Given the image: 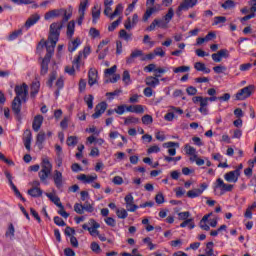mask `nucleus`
Wrapping results in <instances>:
<instances>
[{"mask_svg":"<svg viewBox=\"0 0 256 256\" xmlns=\"http://www.w3.org/2000/svg\"><path fill=\"white\" fill-rule=\"evenodd\" d=\"M199 103V111L202 113V115H207V113H209V109H207V105H209V99H207V97H202Z\"/></svg>","mask_w":256,"mask_h":256,"instance_id":"nucleus-21","label":"nucleus"},{"mask_svg":"<svg viewBox=\"0 0 256 256\" xmlns=\"http://www.w3.org/2000/svg\"><path fill=\"white\" fill-rule=\"evenodd\" d=\"M124 201L126 203V209L127 211H130V213H135L139 209V206L135 204L133 195L127 194L124 198Z\"/></svg>","mask_w":256,"mask_h":256,"instance_id":"nucleus-9","label":"nucleus"},{"mask_svg":"<svg viewBox=\"0 0 256 256\" xmlns=\"http://www.w3.org/2000/svg\"><path fill=\"white\" fill-rule=\"evenodd\" d=\"M59 210H58V215H61L64 219H67L69 217V213L65 211V206L63 204H58Z\"/></svg>","mask_w":256,"mask_h":256,"instance_id":"nucleus-47","label":"nucleus"},{"mask_svg":"<svg viewBox=\"0 0 256 256\" xmlns=\"http://www.w3.org/2000/svg\"><path fill=\"white\" fill-rule=\"evenodd\" d=\"M45 137V131H40L36 137V144L43 145V143L45 142Z\"/></svg>","mask_w":256,"mask_h":256,"instance_id":"nucleus-43","label":"nucleus"},{"mask_svg":"<svg viewBox=\"0 0 256 256\" xmlns=\"http://www.w3.org/2000/svg\"><path fill=\"white\" fill-rule=\"evenodd\" d=\"M185 151L187 155H195L197 153V150L188 144L185 145Z\"/></svg>","mask_w":256,"mask_h":256,"instance_id":"nucleus-58","label":"nucleus"},{"mask_svg":"<svg viewBox=\"0 0 256 256\" xmlns=\"http://www.w3.org/2000/svg\"><path fill=\"white\" fill-rule=\"evenodd\" d=\"M157 11H159V9H157V6H147L146 11L142 17L144 23H147V21H149V19L151 18V15H153V13H157Z\"/></svg>","mask_w":256,"mask_h":256,"instance_id":"nucleus-15","label":"nucleus"},{"mask_svg":"<svg viewBox=\"0 0 256 256\" xmlns=\"http://www.w3.org/2000/svg\"><path fill=\"white\" fill-rule=\"evenodd\" d=\"M89 35L92 37V39H97V37H100L101 33L97 28H90Z\"/></svg>","mask_w":256,"mask_h":256,"instance_id":"nucleus-55","label":"nucleus"},{"mask_svg":"<svg viewBox=\"0 0 256 256\" xmlns=\"http://www.w3.org/2000/svg\"><path fill=\"white\" fill-rule=\"evenodd\" d=\"M6 237H9V239H13L15 237V226H13L12 223L9 224L8 230L5 233Z\"/></svg>","mask_w":256,"mask_h":256,"instance_id":"nucleus-41","label":"nucleus"},{"mask_svg":"<svg viewBox=\"0 0 256 256\" xmlns=\"http://www.w3.org/2000/svg\"><path fill=\"white\" fill-rule=\"evenodd\" d=\"M224 59H229V50L221 49L217 53L212 54V60L214 63H221Z\"/></svg>","mask_w":256,"mask_h":256,"instance_id":"nucleus-10","label":"nucleus"},{"mask_svg":"<svg viewBox=\"0 0 256 256\" xmlns=\"http://www.w3.org/2000/svg\"><path fill=\"white\" fill-rule=\"evenodd\" d=\"M101 17V8L97 4L92 8V23L94 25L97 23V20Z\"/></svg>","mask_w":256,"mask_h":256,"instance_id":"nucleus-27","label":"nucleus"},{"mask_svg":"<svg viewBox=\"0 0 256 256\" xmlns=\"http://www.w3.org/2000/svg\"><path fill=\"white\" fill-rule=\"evenodd\" d=\"M22 103H23V100L18 98H14V100L12 101V111L16 116V118L18 119V121H21V104Z\"/></svg>","mask_w":256,"mask_h":256,"instance_id":"nucleus-11","label":"nucleus"},{"mask_svg":"<svg viewBox=\"0 0 256 256\" xmlns=\"http://www.w3.org/2000/svg\"><path fill=\"white\" fill-rule=\"evenodd\" d=\"M154 55L158 57H165V51H163V48L158 47L154 50Z\"/></svg>","mask_w":256,"mask_h":256,"instance_id":"nucleus-62","label":"nucleus"},{"mask_svg":"<svg viewBox=\"0 0 256 256\" xmlns=\"http://www.w3.org/2000/svg\"><path fill=\"white\" fill-rule=\"evenodd\" d=\"M254 91H255V86L253 85L246 86L236 93L235 99L236 101H245V99H249V97H251Z\"/></svg>","mask_w":256,"mask_h":256,"instance_id":"nucleus-4","label":"nucleus"},{"mask_svg":"<svg viewBox=\"0 0 256 256\" xmlns=\"http://www.w3.org/2000/svg\"><path fill=\"white\" fill-rule=\"evenodd\" d=\"M190 215H191V213H189V212H180L178 214V217H179L180 221H186L187 219H189Z\"/></svg>","mask_w":256,"mask_h":256,"instance_id":"nucleus-60","label":"nucleus"},{"mask_svg":"<svg viewBox=\"0 0 256 256\" xmlns=\"http://www.w3.org/2000/svg\"><path fill=\"white\" fill-rule=\"evenodd\" d=\"M63 13V9H54L51 11H48L45 15H44V19L46 21H49V19H53L54 17H59V15H61Z\"/></svg>","mask_w":256,"mask_h":256,"instance_id":"nucleus-22","label":"nucleus"},{"mask_svg":"<svg viewBox=\"0 0 256 256\" xmlns=\"http://www.w3.org/2000/svg\"><path fill=\"white\" fill-rule=\"evenodd\" d=\"M61 29H63V22H54L50 25L49 37L46 42L38 45V49H41L45 45L46 47V55L42 59L41 63V75H47L49 71V63L51 61V57H53V53H55V47L57 46V41H59V36L61 35Z\"/></svg>","mask_w":256,"mask_h":256,"instance_id":"nucleus-1","label":"nucleus"},{"mask_svg":"<svg viewBox=\"0 0 256 256\" xmlns=\"http://www.w3.org/2000/svg\"><path fill=\"white\" fill-rule=\"evenodd\" d=\"M66 143L68 147H75V145L79 143V139L77 138V136H70L67 138Z\"/></svg>","mask_w":256,"mask_h":256,"instance_id":"nucleus-40","label":"nucleus"},{"mask_svg":"<svg viewBox=\"0 0 256 256\" xmlns=\"http://www.w3.org/2000/svg\"><path fill=\"white\" fill-rule=\"evenodd\" d=\"M197 3V0H183L176 10V15L181 17L182 11H189V9H193Z\"/></svg>","mask_w":256,"mask_h":256,"instance_id":"nucleus-5","label":"nucleus"},{"mask_svg":"<svg viewBox=\"0 0 256 256\" xmlns=\"http://www.w3.org/2000/svg\"><path fill=\"white\" fill-rule=\"evenodd\" d=\"M79 181H83V183H93V181H96L97 176L96 174L94 175H85L81 174L80 176L77 177Z\"/></svg>","mask_w":256,"mask_h":256,"instance_id":"nucleus-23","label":"nucleus"},{"mask_svg":"<svg viewBox=\"0 0 256 256\" xmlns=\"http://www.w3.org/2000/svg\"><path fill=\"white\" fill-rule=\"evenodd\" d=\"M53 180L57 189H61V187H63V173H61L59 170L54 171Z\"/></svg>","mask_w":256,"mask_h":256,"instance_id":"nucleus-16","label":"nucleus"},{"mask_svg":"<svg viewBox=\"0 0 256 256\" xmlns=\"http://www.w3.org/2000/svg\"><path fill=\"white\" fill-rule=\"evenodd\" d=\"M121 93H123L122 90L120 89H116L115 91L113 92H107L106 93V97H108V99H115V97H119V95H121Z\"/></svg>","mask_w":256,"mask_h":256,"instance_id":"nucleus-45","label":"nucleus"},{"mask_svg":"<svg viewBox=\"0 0 256 256\" xmlns=\"http://www.w3.org/2000/svg\"><path fill=\"white\" fill-rule=\"evenodd\" d=\"M53 171V165L49 161V158H43L41 163V171L38 173V177L42 183H47L49 175Z\"/></svg>","mask_w":256,"mask_h":256,"instance_id":"nucleus-2","label":"nucleus"},{"mask_svg":"<svg viewBox=\"0 0 256 256\" xmlns=\"http://www.w3.org/2000/svg\"><path fill=\"white\" fill-rule=\"evenodd\" d=\"M28 195L35 198L41 197V195H43V190H41V188L32 187L28 190Z\"/></svg>","mask_w":256,"mask_h":256,"instance_id":"nucleus-32","label":"nucleus"},{"mask_svg":"<svg viewBox=\"0 0 256 256\" xmlns=\"http://www.w3.org/2000/svg\"><path fill=\"white\" fill-rule=\"evenodd\" d=\"M116 215H117L118 219H127L129 214L127 213V210H125V209H117Z\"/></svg>","mask_w":256,"mask_h":256,"instance_id":"nucleus-46","label":"nucleus"},{"mask_svg":"<svg viewBox=\"0 0 256 256\" xmlns=\"http://www.w3.org/2000/svg\"><path fill=\"white\" fill-rule=\"evenodd\" d=\"M122 80L126 85H129V83H131V74H129V71L125 70L123 72Z\"/></svg>","mask_w":256,"mask_h":256,"instance_id":"nucleus-52","label":"nucleus"},{"mask_svg":"<svg viewBox=\"0 0 256 256\" xmlns=\"http://www.w3.org/2000/svg\"><path fill=\"white\" fill-rule=\"evenodd\" d=\"M66 35H67L68 39H72V38H73V35H75V21L71 20V21L67 24Z\"/></svg>","mask_w":256,"mask_h":256,"instance_id":"nucleus-26","label":"nucleus"},{"mask_svg":"<svg viewBox=\"0 0 256 256\" xmlns=\"http://www.w3.org/2000/svg\"><path fill=\"white\" fill-rule=\"evenodd\" d=\"M126 111L129 113H145L143 105H130L126 107Z\"/></svg>","mask_w":256,"mask_h":256,"instance_id":"nucleus-24","label":"nucleus"},{"mask_svg":"<svg viewBox=\"0 0 256 256\" xmlns=\"http://www.w3.org/2000/svg\"><path fill=\"white\" fill-rule=\"evenodd\" d=\"M213 71H215L216 73H224V71H227V67L222 66V65H218L213 67Z\"/></svg>","mask_w":256,"mask_h":256,"instance_id":"nucleus-63","label":"nucleus"},{"mask_svg":"<svg viewBox=\"0 0 256 256\" xmlns=\"http://www.w3.org/2000/svg\"><path fill=\"white\" fill-rule=\"evenodd\" d=\"M81 57H83V53L79 52V54L73 61L72 67H65V71L66 73H68V75H75V71H79V68L81 67Z\"/></svg>","mask_w":256,"mask_h":256,"instance_id":"nucleus-6","label":"nucleus"},{"mask_svg":"<svg viewBox=\"0 0 256 256\" xmlns=\"http://www.w3.org/2000/svg\"><path fill=\"white\" fill-rule=\"evenodd\" d=\"M107 110V103L106 102H101L99 103L96 108H95V113L92 114L93 119H99L103 113Z\"/></svg>","mask_w":256,"mask_h":256,"instance_id":"nucleus-13","label":"nucleus"},{"mask_svg":"<svg viewBox=\"0 0 256 256\" xmlns=\"http://www.w3.org/2000/svg\"><path fill=\"white\" fill-rule=\"evenodd\" d=\"M39 19H41V16H39V14L31 15L25 22L26 29L33 27V25H35V23H37V21H39Z\"/></svg>","mask_w":256,"mask_h":256,"instance_id":"nucleus-20","label":"nucleus"},{"mask_svg":"<svg viewBox=\"0 0 256 256\" xmlns=\"http://www.w3.org/2000/svg\"><path fill=\"white\" fill-rule=\"evenodd\" d=\"M234 187L235 186L232 184H226L223 181V179H221V178H218L216 180L215 189H220V191H221L220 195H225V193H227V192L229 193V192L233 191Z\"/></svg>","mask_w":256,"mask_h":256,"instance_id":"nucleus-7","label":"nucleus"},{"mask_svg":"<svg viewBox=\"0 0 256 256\" xmlns=\"http://www.w3.org/2000/svg\"><path fill=\"white\" fill-rule=\"evenodd\" d=\"M227 17L225 16H216L214 17V23L213 25H219V23H226Z\"/></svg>","mask_w":256,"mask_h":256,"instance_id":"nucleus-56","label":"nucleus"},{"mask_svg":"<svg viewBox=\"0 0 256 256\" xmlns=\"http://www.w3.org/2000/svg\"><path fill=\"white\" fill-rule=\"evenodd\" d=\"M90 223L92 225V228H88V231L91 235H93V233H97V229H99L101 225H99V223H97L95 219H90Z\"/></svg>","mask_w":256,"mask_h":256,"instance_id":"nucleus-36","label":"nucleus"},{"mask_svg":"<svg viewBox=\"0 0 256 256\" xmlns=\"http://www.w3.org/2000/svg\"><path fill=\"white\" fill-rule=\"evenodd\" d=\"M187 225L190 227V229H194V228H195V224H193V218L184 220V221L180 224V227L185 228V227H187Z\"/></svg>","mask_w":256,"mask_h":256,"instance_id":"nucleus-49","label":"nucleus"},{"mask_svg":"<svg viewBox=\"0 0 256 256\" xmlns=\"http://www.w3.org/2000/svg\"><path fill=\"white\" fill-rule=\"evenodd\" d=\"M213 242H208L206 244L205 254L206 256H217L215 255V252L213 251Z\"/></svg>","mask_w":256,"mask_h":256,"instance_id":"nucleus-39","label":"nucleus"},{"mask_svg":"<svg viewBox=\"0 0 256 256\" xmlns=\"http://www.w3.org/2000/svg\"><path fill=\"white\" fill-rule=\"evenodd\" d=\"M89 7V0H82L79 5L78 13L79 18L77 20L78 25H83V20L85 19V11Z\"/></svg>","mask_w":256,"mask_h":256,"instance_id":"nucleus-8","label":"nucleus"},{"mask_svg":"<svg viewBox=\"0 0 256 256\" xmlns=\"http://www.w3.org/2000/svg\"><path fill=\"white\" fill-rule=\"evenodd\" d=\"M138 123H139V118L133 117V116H129L124 120V125H137Z\"/></svg>","mask_w":256,"mask_h":256,"instance_id":"nucleus-37","label":"nucleus"},{"mask_svg":"<svg viewBox=\"0 0 256 256\" xmlns=\"http://www.w3.org/2000/svg\"><path fill=\"white\" fill-rule=\"evenodd\" d=\"M173 17H175V11L173 8H169L167 14L164 16V21H166V23H171Z\"/></svg>","mask_w":256,"mask_h":256,"instance_id":"nucleus-42","label":"nucleus"},{"mask_svg":"<svg viewBox=\"0 0 256 256\" xmlns=\"http://www.w3.org/2000/svg\"><path fill=\"white\" fill-rule=\"evenodd\" d=\"M20 35H23V30L18 29V30L13 31L9 35L8 39H9V41H15V39H17V37H19Z\"/></svg>","mask_w":256,"mask_h":256,"instance_id":"nucleus-44","label":"nucleus"},{"mask_svg":"<svg viewBox=\"0 0 256 256\" xmlns=\"http://www.w3.org/2000/svg\"><path fill=\"white\" fill-rule=\"evenodd\" d=\"M125 109H127L126 105H120L115 108V113H117V115H123V113H125Z\"/></svg>","mask_w":256,"mask_h":256,"instance_id":"nucleus-61","label":"nucleus"},{"mask_svg":"<svg viewBox=\"0 0 256 256\" xmlns=\"http://www.w3.org/2000/svg\"><path fill=\"white\" fill-rule=\"evenodd\" d=\"M143 125H151L153 123V116L146 114L142 117Z\"/></svg>","mask_w":256,"mask_h":256,"instance_id":"nucleus-50","label":"nucleus"},{"mask_svg":"<svg viewBox=\"0 0 256 256\" xmlns=\"http://www.w3.org/2000/svg\"><path fill=\"white\" fill-rule=\"evenodd\" d=\"M93 99V95H88V97L85 99L88 109H93Z\"/></svg>","mask_w":256,"mask_h":256,"instance_id":"nucleus-64","label":"nucleus"},{"mask_svg":"<svg viewBox=\"0 0 256 256\" xmlns=\"http://www.w3.org/2000/svg\"><path fill=\"white\" fill-rule=\"evenodd\" d=\"M74 211H75V213H78V215H83V213H85L84 208H83V204L76 203L74 205Z\"/></svg>","mask_w":256,"mask_h":256,"instance_id":"nucleus-54","label":"nucleus"},{"mask_svg":"<svg viewBox=\"0 0 256 256\" xmlns=\"http://www.w3.org/2000/svg\"><path fill=\"white\" fill-rule=\"evenodd\" d=\"M137 57H143V50L136 49L132 51L130 57L126 59V63L131 65V63H134V59H137Z\"/></svg>","mask_w":256,"mask_h":256,"instance_id":"nucleus-19","label":"nucleus"},{"mask_svg":"<svg viewBox=\"0 0 256 256\" xmlns=\"http://www.w3.org/2000/svg\"><path fill=\"white\" fill-rule=\"evenodd\" d=\"M163 23V20L154 19L153 22L150 24V26L147 28V31H155L156 27H163L161 24Z\"/></svg>","mask_w":256,"mask_h":256,"instance_id":"nucleus-35","label":"nucleus"},{"mask_svg":"<svg viewBox=\"0 0 256 256\" xmlns=\"http://www.w3.org/2000/svg\"><path fill=\"white\" fill-rule=\"evenodd\" d=\"M54 223L55 225H58V227H65L67 225V223H65V221L59 216L54 217Z\"/></svg>","mask_w":256,"mask_h":256,"instance_id":"nucleus-57","label":"nucleus"},{"mask_svg":"<svg viewBox=\"0 0 256 256\" xmlns=\"http://www.w3.org/2000/svg\"><path fill=\"white\" fill-rule=\"evenodd\" d=\"M239 177H240V172L239 169L227 172L224 175V179L225 181H227L228 183H237V181H239Z\"/></svg>","mask_w":256,"mask_h":256,"instance_id":"nucleus-12","label":"nucleus"},{"mask_svg":"<svg viewBox=\"0 0 256 256\" xmlns=\"http://www.w3.org/2000/svg\"><path fill=\"white\" fill-rule=\"evenodd\" d=\"M145 83L148 87H153L156 88L157 85H159V80L157 77H153V76H148L145 79Z\"/></svg>","mask_w":256,"mask_h":256,"instance_id":"nucleus-29","label":"nucleus"},{"mask_svg":"<svg viewBox=\"0 0 256 256\" xmlns=\"http://www.w3.org/2000/svg\"><path fill=\"white\" fill-rule=\"evenodd\" d=\"M97 77H98L97 70H95V69L89 70L88 85H90V87H93V85H95L97 83Z\"/></svg>","mask_w":256,"mask_h":256,"instance_id":"nucleus-18","label":"nucleus"},{"mask_svg":"<svg viewBox=\"0 0 256 256\" xmlns=\"http://www.w3.org/2000/svg\"><path fill=\"white\" fill-rule=\"evenodd\" d=\"M41 125H43V116L36 115L32 122L33 131H35L37 133L39 131V129H41Z\"/></svg>","mask_w":256,"mask_h":256,"instance_id":"nucleus-17","label":"nucleus"},{"mask_svg":"<svg viewBox=\"0 0 256 256\" xmlns=\"http://www.w3.org/2000/svg\"><path fill=\"white\" fill-rule=\"evenodd\" d=\"M123 13V4H118L112 14H110V19H115L117 15H121Z\"/></svg>","mask_w":256,"mask_h":256,"instance_id":"nucleus-38","label":"nucleus"},{"mask_svg":"<svg viewBox=\"0 0 256 256\" xmlns=\"http://www.w3.org/2000/svg\"><path fill=\"white\" fill-rule=\"evenodd\" d=\"M194 69H196V71H202V73L206 74L211 73V69L207 68V66H205V63L202 62H196L194 64Z\"/></svg>","mask_w":256,"mask_h":256,"instance_id":"nucleus-30","label":"nucleus"},{"mask_svg":"<svg viewBox=\"0 0 256 256\" xmlns=\"http://www.w3.org/2000/svg\"><path fill=\"white\" fill-rule=\"evenodd\" d=\"M62 13H64V16L61 23H67V21H69V19H71V16L73 15V9L71 7L68 8V10L62 9Z\"/></svg>","mask_w":256,"mask_h":256,"instance_id":"nucleus-34","label":"nucleus"},{"mask_svg":"<svg viewBox=\"0 0 256 256\" xmlns=\"http://www.w3.org/2000/svg\"><path fill=\"white\" fill-rule=\"evenodd\" d=\"M221 7L223 9H233L235 7V1L227 0L221 5Z\"/></svg>","mask_w":256,"mask_h":256,"instance_id":"nucleus-51","label":"nucleus"},{"mask_svg":"<svg viewBox=\"0 0 256 256\" xmlns=\"http://www.w3.org/2000/svg\"><path fill=\"white\" fill-rule=\"evenodd\" d=\"M119 35L124 41H131V34L127 33V31L122 29L120 30Z\"/></svg>","mask_w":256,"mask_h":256,"instance_id":"nucleus-53","label":"nucleus"},{"mask_svg":"<svg viewBox=\"0 0 256 256\" xmlns=\"http://www.w3.org/2000/svg\"><path fill=\"white\" fill-rule=\"evenodd\" d=\"M83 209L84 211H87V213H93V211H95V208L89 202H85V204L83 205Z\"/></svg>","mask_w":256,"mask_h":256,"instance_id":"nucleus-59","label":"nucleus"},{"mask_svg":"<svg viewBox=\"0 0 256 256\" xmlns=\"http://www.w3.org/2000/svg\"><path fill=\"white\" fill-rule=\"evenodd\" d=\"M46 197H48V199H50V201H52V203H54V205L57 207H59V205H63L61 203V199H59V197L53 193H46Z\"/></svg>","mask_w":256,"mask_h":256,"instance_id":"nucleus-33","label":"nucleus"},{"mask_svg":"<svg viewBox=\"0 0 256 256\" xmlns=\"http://www.w3.org/2000/svg\"><path fill=\"white\" fill-rule=\"evenodd\" d=\"M81 45V39L80 38H75L74 40L70 41L68 44V51L70 53H73V51L77 50V47Z\"/></svg>","mask_w":256,"mask_h":256,"instance_id":"nucleus-25","label":"nucleus"},{"mask_svg":"<svg viewBox=\"0 0 256 256\" xmlns=\"http://www.w3.org/2000/svg\"><path fill=\"white\" fill-rule=\"evenodd\" d=\"M189 71H191V67L189 66H179L173 70L174 73H187Z\"/></svg>","mask_w":256,"mask_h":256,"instance_id":"nucleus-48","label":"nucleus"},{"mask_svg":"<svg viewBox=\"0 0 256 256\" xmlns=\"http://www.w3.org/2000/svg\"><path fill=\"white\" fill-rule=\"evenodd\" d=\"M15 98L22 100L23 103H27V96L29 95V86L26 83L22 85H16L14 88Z\"/></svg>","mask_w":256,"mask_h":256,"instance_id":"nucleus-3","label":"nucleus"},{"mask_svg":"<svg viewBox=\"0 0 256 256\" xmlns=\"http://www.w3.org/2000/svg\"><path fill=\"white\" fill-rule=\"evenodd\" d=\"M201 195H203V190H201L199 188L189 190L187 192V197H189V199H195L196 197H201Z\"/></svg>","mask_w":256,"mask_h":256,"instance_id":"nucleus-31","label":"nucleus"},{"mask_svg":"<svg viewBox=\"0 0 256 256\" xmlns=\"http://www.w3.org/2000/svg\"><path fill=\"white\" fill-rule=\"evenodd\" d=\"M33 139V134L31 133V130L27 129L24 131V147L27 149V151H31V141Z\"/></svg>","mask_w":256,"mask_h":256,"instance_id":"nucleus-14","label":"nucleus"},{"mask_svg":"<svg viewBox=\"0 0 256 256\" xmlns=\"http://www.w3.org/2000/svg\"><path fill=\"white\" fill-rule=\"evenodd\" d=\"M41 88V83L39 81H34L32 82L31 85V92H30V96L35 98L37 96V93H39V89Z\"/></svg>","mask_w":256,"mask_h":256,"instance_id":"nucleus-28","label":"nucleus"}]
</instances>
